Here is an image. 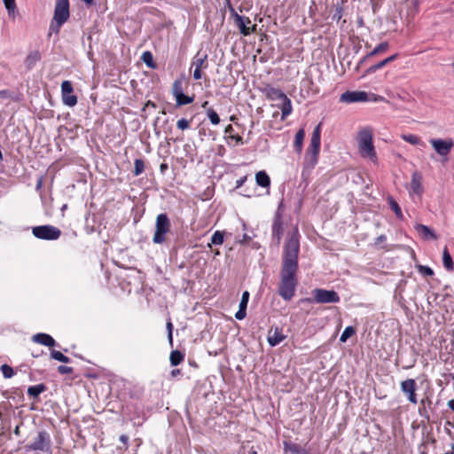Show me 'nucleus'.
<instances>
[{"label": "nucleus", "instance_id": "obj_1", "mask_svg": "<svg viewBox=\"0 0 454 454\" xmlns=\"http://www.w3.org/2000/svg\"><path fill=\"white\" fill-rule=\"evenodd\" d=\"M300 252L299 232L294 229L284 245L278 294L285 301H290L295 294L298 279V255Z\"/></svg>", "mask_w": 454, "mask_h": 454}, {"label": "nucleus", "instance_id": "obj_2", "mask_svg": "<svg viewBox=\"0 0 454 454\" xmlns=\"http://www.w3.org/2000/svg\"><path fill=\"white\" fill-rule=\"evenodd\" d=\"M69 1L68 0H58L55 8L53 19L50 26L51 32L58 34L62 25L69 19ZM51 33L49 34L51 35Z\"/></svg>", "mask_w": 454, "mask_h": 454}, {"label": "nucleus", "instance_id": "obj_3", "mask_svg": "<svg viewBox=\"0 0 454 454\" xmlns=\"http://www.w3.org/2000/svg\"><path fill=\"white\" fill-rule=\"evenodd\" d=\"M358 148L362 157L369 158L372 161L377 160L372 143V132L370 129H363L358 132Z\"/></svg>", "mask_w": 454, "mask_h": 454}, {"label": "nucleus", "instance_id": "obj_4", "mask_svg": "<svg viewBox=\"0 0 454 454\" xmlns=\"http://www.w3.org/2000/svg\"><path fill=\"white\" fill-rule=\"evenodd\" d=\"M313 298H303L301 300V302H308V303H337L340 301V298L337 292L333 290H326L321 288H316L312 291Z\"/></svg>", "mask_w": 454, "mask_h": 454}, {"label": "nucleus", "instance_id": "obj_5", "mask_svg": "<svg viewBox=\"0 0 454 454\" xmlns=\"http://www.w3.org/2000/svg\"><path fill=\"white\" fill-rule=\"evenodd\" d=\"M171 223L164 213L159 214L155 222V231L153 238L154 244H162L166 241V235L170 231Z\"/></svg>", "mask_w": 454, "mask_h": 454}, {"label": "nucleus", "instance_id": "obj_6", "mask_svg": "<svg viewBox=\"0 0 454 454\" xmlns=\"http://www.w3.org/2000/svg\"><path fill=\"white\" fill-rule=\"evenodd\" d=\"M32 233L35 238L45 240H56L61 235L60 230L52 225L33 227Z\"/></svg>", "mask_w": 454, "mask_h": 454}, {"label": "nucleus", "instance_id": "obj_7", "mask_svg": "<svg viewBox=\"0 0 454 454\" xmlns=\"http://www.w3.org/2000/svg\"><path fill=\"white\" fill-rule=\"evenodd\" d=\"M51 437L49 434L45 431H40L37 434V437L35 439V441L26 446L27 450H32V451H50L51 450Z\"/></svg>", "mask_w": 454, "mask_h": 454}, {"label": "nucleus", "instance_id": "obj_8", "mask_svg": "<svg viewBox=\"0 0 454 454\" xmlns=\"http://www.w3.org/2000/svg\"><path fill=\"white\" fill-rule=\"evenodd\" d=\"M321 144V123H319L313 130L310 145L307 149V155H311L312 160L317 161Z\"/></svg>", "mask_w": 454, "mask_h": 454}, {"label": "nucleus", "instance_id": "obj_9", "mask_svg": "<svg viewBox=\"0 0 454 454\" xmlns=\"http://www.w3.org/2000/svg\"><path fill=\"white\" fill-rule=\"evenodd\" d=\"M73 90V85L70 81H64L61 83V94L64 105L74 106L77 104V97L72 94Z\"/></svg>", "mask_w": 454, "mask_h": 454}, {"label": "nucleus", "instance_id": "obj_10", "mask_svg": "<svg viewBox=\"0 0 454 454\" xmlns=\"http://www.w3.org/2000/svg\"><path fill=\"white\" fill-rule=\"evenodd\" d=\"M430 144L432 145L435 152L441 156L448 155L454 145L453 142L450 139L443 140L434 138L430 140Z\"/></svg>", "mask_w": 454, "mask_h": 454}, {"label": "nucleus", "instance_id": "obj_11", "mask_svg": "<svg viewBox=\"0 0 454 454\" xmlns=\"http://www.w3.org/2000/svg\"><path fill=\"white\" fill-rule=\"evenodd\" d=\"M368 100L365 91H346L340 95V101L344 103L364 102Z\"/></svg>", "mask_w": 454, "mask_h": 454}, {"label": "nucleus", "instance_id": "obj_12", "mask_svg": "<svg viewBox=\"0 0 454 454\" xmlns=\"http://www.w3.org/2000/svg\"><path fill=\"white\" fill-rule=\"evenodd\" d=\"M402 391L408 395V400L416 404L418 403L417 396L415 394L416 382L412 379H408L401 383Z\"/></svg>", "mask_w": 454, "mask_h": 454}, {"label": "nucleus", "instance_id": "obj_13", "mask_svg": "<svg viewBox=\"0 0 454 454\" xmlns=\"http://www.w3.org/2000/svg\"><path fill=\"white\" fill-rule=\"evenodd\" d=\"M234 24L243 35H249L255 30L256 27V25H254L252 27H249L248 25L251 24V20L245 16H237Z\"/></svg>", "mask_w": 454, "mask_h": 454}, {"label": "nucleus", "instance_id": "obj_14", "mask_svg": "<svg viewBox=\"0 0 454 454\" xmlns=\"http://www.w3.org/2000/svg\"><path fill=\"white\" fill-rule=\"evenodd\" d=\"M282 235H283V223H282L280 214L277 213L275 215L273 224H272V238H273V239H275L277 246H278L280 244Z\"/></svg>", "mask_w": 454, "mask_h": 454}, {"label": "nucleus", "instance_id": "obj_15", "mask_svg": "<svg viewBox=\"0 0 454 454\" xmlns=\"http://www.w3.org/2000/svg\"><path fill=\"white\" fill-rule=\"evenodd\" d=\"M410 192L418 196H421L424 192L422 185V175L418 171L413 172L411 175Z\"/></svg>", "mask_w": 454, "mask_h": 454}, {"label": "nucleus", "instance_id": "obj_16", "mask_svg": "<svg viewBox=\"0 0 454 454\" xmlns=\"http://www.w3.org/2000/svg\"><path fill=\"white\" fill-rule=\"evenodd\" d=\"M32 340L35 343H39L41 345L46 346V347H54L56 345L55 340L47 333H36L32 336Z\"/></svg>", "mask_w": 454, "mask_h": 454}, {"label": "nucleus", "instance_id": "obj_17", "mask_svg": "<svg viewBox=\"0 0 454 454\" xmlns=\"http://www.w3.org/2000/svg\"><path fill=\"white\" fill-rule=\"evenodd\" d=\"M264 93L268 99L270 100H278L281 101L286 97V95L278 88H274L271 86H268L264 89Z\"/></svg>", "mask_w": 454, "mask_h": 454}, {"label": "nucleus", "instance_id": "obj_18", "mask_svg": "<svg viewBox=\"0 0 454 454\" xmlns=\"http://www.w3.org/2000/svg\"><path fill=\"white\" fill-rule=\"evenodd\" d=\"M389 48V44L387 42L380 43L379 45H377L371 52H369L367 55H365L359 62L358 67L363 65L367 59H369L371 57L378 55L380 53L385 52Z\"/></svg>", "mask_w": 454, "mask_h": 454}, {"label": "nucleus", "instance_id": "obj_19", "mask_svg": "<svg viewBox=\"0 0 454 454\" xmlns=\"http://www.w3.org/2000/svg\"><path fill=\"white\" fill-rule=\"evenodd\" d=\"M286 339V335L283 334L282 329L276 327L271 334V332L269 333L268 342L271 347H275L278 345L281 341Z\"/></svg>", "mask_w": 454, "mask_h": 454}, {"label": "nucleus", "instance_id": "obj_20", "mask_svg": "<svg viewBox=\"0 0 454 454\" xmlns=\"http://www.w3.org/2000/svg\"><path fill=\"white\" fill-rule=\"evenodd\" d=\"M40 59L41 53L38 51H33L27 56L25 66L28 70H31Z\"/></svg>", "mask_w": 454, "mask_h": 454}, {"label": "nucleus", "instance_id": "obj_21", "mask_svg": "<svg viewBox=\"0 0 454 454\" xmlns=\"http://www.w3.org/2000/svg\"><path fill=\"white\" fill-rule=\"evenodd\" d=\"M256 184L261 187H269L270 185V178L265 171H259L255 175Z\"/></svg>", "mask_w": 454, "mask_h": 454}, {"label": "nucleus", "instance_id": "obj_22", "mask_svg": "<svg viewBox=\"0 0 454 454\" xmlns=\"http://www.w3.org/2000/svg\"><path fill=\"white\" fill-rule=\"evenodd\" d=\"M280 102L281 104L278 106V107L281 109L282 112V120H285L292 113V103L287 97H285V98Z\"/></svg>", "mask_w": 454, "mask_h": 454}, {"label": "nucleus", "instance_id": "obj_23", "mask_svg": "<svg viewBox=\"0 0 454 454\" xmlns=\"http://www.w3.org/2000/svg\"><path fill=\"white\" fill-rule=\"evenodd\" d=\"M207 55L204 54L200 56V53H198L192 59V67H194L195 68L200 69L201 68H207Z\"/></svg>", "mask_w": 454, "mask_h": 454}, {"label": "nucleus", "instance_id": "obj_24", "mask_svg": "<svg viewBox=\"0 0 454 454\" xmlns=\"http://www.w3.org/2000/svg\"><path fill=\"white\" fill-rule=\"evenodd\" d=\"M304 137H305V131L303 129H300L295 134V139H294V150L298 153H301L302 151V145H303Z\"/></svg>", "mask_w": 454, "mask_h": 454}, {"label": "nucleus", "instance_id": "obj_25", "mask_svg": "<svg viewBox=\"0 0 454 454\" xmlns=\"http://www.w3.org/2000/svg\"><path fill=\"white\" fill-rule=\"evenodd\" d=\"M46 389H47V387L44 384L41 383V384H37L35 386H30L27 388V392L29 396L36 399V398H38L40 394L44 392Z\"/></svg>", "mask_w": 454, "mask_h": 454}, {"label": "nucleus", "instance_id": "obj_26", "mask_svg": "<svg viewBox=\"0 0 454 454\" xmlns=\"http://www.w3.org/2000/svg\"><path fill=\"white\" fill-rule=\"evenodd\" d=\"M442 262H443L445 269L448 271H453L454 263H453L451 255H450L447 247H445L442 251Z\"/></svg>", "mask_w": 454, "mask_h": 454}, {"label": "nucleus", "instance_id": "obj_27", "mask_svg": "<svg viewBox=\"0 0 454 454\" xmlns=\"http://www.w3.org/2000/svg\"><path fill=\"white\" fill-rule=\"evenodd\" d=\"M416 231L421 234L423 237L427 238L430 237L433 239H436V234L427 225L419 223L415 226Z\"/></svg>", "mask_w": 454, "mask_h": 454}, {"label": "nucleus", "instance_id": "obj_28", "mask_svg": "<svg viewBox=\"0 0 454 454\" xmlns=\"http://www.w3.org/2000/svg\"><path fill=\"white\" fill-rule=\"evenodd\" d=\"M184 358V355L179 350H173L170 353L169 361L171 365L176 366L180 364Z\"/></svg>", "mask_w": 454, "mask_h": 454}, {"label": "nucleus", "instance_id": "obj_29", "mask_svg": "<svg viewBox=\"0 0 454 454\" xmlns=\"http://www.w3.org/2000/svg\"><path fill=\"white\" fill-rule=\"evenodd\" d=\"M387 203L389 205V207L395 212L396 217L398 219H403V215L402 213V209L398 203L394 200L393 197L388 196L387 197Z\"/></svg>", "mask_w": 454, "mask_h": 454}, {"label": "nucleus", "instance_id": "obj_30", "mask_svg": "<svg viewBox=\"0 0 454 454\" xmlns=\"http://www.w3.org/2000/svg\"><path fill=\"white\" fill-rule=\"evenodd\" d=\"M401 137H402L403 140H404L405 142H408V143H410L411 145L425 146V144L416 135L403 134V135L401 136Z\"/></svg>", "mask_w": 454, "mask_h": 454}, {"label": "nucleus", "instance_id": "obj_31", "mask_svg": "<svg viewBox=\"0 0 454 454\" xmlns=\"http://www.w3.org/2000/svg\"><path fill=\"white\" fill-rule=\"evenodd\" d=\"M207 116L213 125H218L221 121L218 114L211 107L207 109Z\"/></svg>", "mask_w": 454, "mask_h": 454}, {"label": "nucleus", "instance_id": "obj_32", "mask_svg": "<svg viewBox=\"0 0 454 454\" xmlns=\"http://www.w3.org/2000/svg\"><path fill=\"white\" fill-rule=\"evenodd\" d=\"M141 59L150 68H155L156 65L153 61V57L151 51H145L142 54Z\"/></svg>", "mask_w": 454, "mask_h": 454}, {"label": "nucleus", "instance_id": "obj_33", "mask_svg": "<svg viewBox=\"0 0 454 454\" xmlns=\"http://www.w3.org/2000/svg\"><path fill=\"white\" fill-rule=\"evenodd\" d=\"M194 100L193 97L184 95V92L181 95L176 97V106H184L192 103Z\"/></svg>", "mask_w": 454, "mask_h": 454}, {"label": "nucleus", "instance_id": "obj_34", "mask_svg": "<svg viewBox=\"0 0 454 454\" xmlns=\"http://www.w3.org/2000/svg\"><path fill=\"white\" fill-rule=\"evenodd\" d=\"M183 92H184L183 91V80L182 79L175 80L172 84V94L176 98L178 95H181Z\"/></svg>", "mask_w": 454, "mask_h": 454}, {"label": "nucleus", "instance_id": "obj_35", "mask_svg": "<svg viewBox=\"0 0 454 454\" xmlns=\"http://www.w3.org/2000/svg\"><path fill=\"white\" fill-rule=\"evenodd\" d=\"M355 333H356V330L353 326H347L340 337V341L346 342L348 340V339H349Z\"/></svg>", "mask_w": 454, "mask_h": 454}, {"label": "nucleus", "instance_id": "obj_36", "mask_svg": "<svg viewBox=\"0 0 454 454\" xmlns=\"http://www.w3.org/2000/svg\"><path fill=\"white\" fill-rule=\"evenodd\" d=\"M145 170V162L141 159H136L134 162V176H137L141 175Z\"/></svg>", "mask_w": 454, "mask_h": 454}, {"label": "nucleus", "instance_id": "obj_37", "mask_svg": "<svg viewBox=\"0 0 454 454\" xmlns=\"http://www.w3.org/2000/svg\"><path fill=\"white\" fill-rule=\"evenodd\" d=\"M51 357L52 359H55L57 361H59V362H62V363H70V358L67 357V356L63 355L60 351H57V350H51Z\"/></svg>", "mask_w": 454, "mask_h": 454}, {"label": "nucleus", "instance_id": "obj_38", "mask_svg": "<svg viewBox=\"0 0 454 454\" xmlns=\"http://www.w3.org/2000/svg\"><path fill=\"white\" fill-rule=\"evenodd\" d=\"M3 1H4V6H5L7 12H8L9 16H13L17 10L15 0H3Z\"/></svg>", "mask_w": 454, "mask_h": 454}, {"label": "nucleus", "instance_id": "obj_39", "mask_svg": "<svg viewBox=\"0 0 454 454\" xmlns=\"http://www.w3.org/2000/svg\"><path fill=\"white\" fill-rule=\"evenodd\" d=\"M388 63H387V59H385L380 61L379 63H377L375 65H372L370 67H368L366 69V71H365V74L375 73L377 70L381 69L382 67H384Z\"/></svg>", "mask_w": 454, "mask_h": 454}, {"label": "nucleus", "instance_id": "obj_40", "mask_svg": "<svg viewBox=\"0 0 454 454\" xmlns=\"http://www.w3.org/2000/svg\"><path fill=\"white\" fill-rule=\"evenodd\" d=\"M211 243L214 245H222L223 243V233L220 231H216L211 238Z\"/></svg>", "mask_w": 454, "mask_h": 454}, {"label": "nucleus", "instance_id": "obj_41", "mask_svg": "<svg viewBox=\"0 0 454 454\" xmlns=\"http://www.w3.org/2000/svg\"><path fill=\"white\" fill-rule=\"evenodd\" d=\"M417 269L418 271L423 276L432 277L434 275V270L428 266L417 265Z\"/></svg>", "mask_w": 454, "mask_h": 454}, {"label": "nucleus", "instance_id": "obj_42", "mask_svg": "<svg viewBox=\"0 0 454 454\" xmlns=\"http://www.w3.org/2000/svg\"><path fill=\"white\" fill-rule=\"evenodd\" d=\"M1 371L5 379H10L14 374L13 369L11 366H9L8 364H3L1 366Z\"/></svg>", "mask_w": 454, "mask_h": 454}, {"label": "nucleus", "instance_id": "obj_43", "mask_svg": "<svg viewBox=\"0 0 454 454\" xmlns=\"http://www.w3.org/2000/svg\"><path fill=\"white\" fill-rule=\"evenodd\" d=\"M249 300V293L247 291L243 292L241 301L239 302V308L247 309Z\"/></svg>", "mask_w": 454, "mask_h": 454}, {"label": "nucleus", "instance_id": "obj_44", "mask_svg": "<svg viewBox=\"0 0 454 454\" xmlns=\"http://www.w3.org/2000/svg\"><path fill=\"white\" fill-rule=\"evenodd\" d=\"M189 126H190L189 121H187L184 118H182V119L178 120L177 122H176V127L179 129H182V130H184V129H188Z\"/></svg>", "mask_w": 454, "mask_h": 454}, {"label": "nucleus", "instance_id": "obj_45", "mask_svg": "<svg viewBox=\"0 0 454 454\" xmlns=\"http://www.w3.org/2000/svg\"><path fill=\"white\" fill-rule=\"evenodd\" d=\"M58 372L60 374H70V373H72L74 372V369L72 367H69V366L59 365L58 367Z\"/></svg>", "mask_w": 454, "mask_h": 454}, {"label": "nucleus", "instance_id": "obj_46", "mask_svg": "<svg viewBox=\"0 0 454 454\" xmlns=\"http://www.w3.org/2000/svg\"><path fill=\"white\" fill-rule=\"evenodd\" d=\"M246 316H247V309H245V308H239V310L235 314V317L238 320L244 319L246 317Z\"/></svg>", "mask_w": 454, "mask_h": 454}, {"label": "nucleus", "instance_id": "obj_47", "mask_svg": "<svg viewBox=\"0 0 454 454\" xmlns=\"http://www.w3.org/2000/svg\"><path fill=\"white\" fill-rule=\"evenodd\" d=\"M166 327H167V330H168V340L170 343H172V340H173V336H172V332H173V325L171 323L170 320H168L167 322V325H166Z\"/></svg>", "mask_w": 454, "mask_h": 454}, {"label": "nucleus", "instance_id": "obj_48", "mask_svg": "<svg viewBox=\"0 0 454 454\" xmlns=\"http://www.w3.org/2000/svg\"><path fill=\"white\" fill-rule=\"evenodd\" d=\"M229 11H230V14H231V17L232 18L233 20V22L236 21V17L237 16H240L239 14H238V12H236V10L232 7V6H230L229 7Z\"/></svg>", "mask_w": 454, "mask_h": 454}, {"label": "nucleus", "instance_id": "obj_49", "mask_svg": "<svg viewBox=\"0 0 454 454\" xmlns=\"http://www.w3.org/2000/svg\"><path fill=\"white\" fill-rule=\"evenodd\" d=\"M202 77V74H201V70L200 69H198V68H195L194 69V72H193V78L195 80H199Z\"/></svg>", "mask_w": 454, "mask_h": 454}, {"label": "nucleus", "instance_id": "obj_50", "mask_svg": "<svg viewBox=\"0 0 454 454\" xmlns=\"http://www.w3.org/2000/svg\"><path fill=\"white\" fill-rule=\"evenodd\" d=\"M247 180V177L244 176V177H241L239 178V180L236 181V188H239L243 185V184L245 183V181Z\"/></svg>", "mask_w": 454, "mask_h": 454}, {"label": "nucleus", "instance_id": "obj_51", "mask_svg": "<svg viewBox=\"0 0 454 454\" xmlns=\"http://www.w3.org/2000/svg\"><path fill=\"white\" fill-rule=\"evenodd\" d=\"M251 240V237L248 236L247 234H244L243 237H242V239L240 240V242L242 244H248V242Z\"/></svg>", "mask_w": 454, "mask_h": 454}, {"label": "nucleus", "instance_id": "obj_52", "mask_svg": "<svg viewBox=\"0 0 454 454\" xmlns=\"http://www.w3.org/2000/svg\"><path fill=\"white\" fill-rule=\"evenodd\" d=\"M289 450L293 453H298L299 452V446L297 444H291L289 446Z\"/></svg>", "mask_w": 454, "mask_h": 454}, {"label": "nucleus", "instance_id": "obj_53", "mask_svg": "<svg viewBox=\"0 0 454 454\" xmlns=\"http://www.w3.org/2000/svg\"><path fill=\"white\" fill-rule=\"evenodd\" d=\"M9 95H10L9 90H0V98H5L9 97Z\"/></svg>", "mask_w": 454, "mask_h": 454}, {"label": "nucleus", "instance_id": "obj_54", "mask_svg": "<svg viewBox=\"0 0 454 454\" xmlns=\"http://www.w3.org/2000/svg\"><path fill=\"white\" fill-rule=\"evenodd\" d=\"M168 164L167 163H161L160 166V170L161 174H164L166 170L168 169Z\"/></svg>", "mask_w": 454, "mask_h": 454}, {"label": "nucleus", "instance_id": "obj_55", "mask_svg": "<svg viewBox=\"0 0 454 454\" xmlns=\"http://www.w3.org/2000/svg\"><path fill=\"white\" fill-rule=\"evenodd\" d=\"M180 374L179 369H174L171 371L170 375L174 378Z\"/></svg>", "mask_w": 454, "mask_h": 454}, {"label": "nucleus", "instance_id": "obj_56", "mask_svg": "<svg viewBox=\"0 0 454 454\" xmlns=\"http://www.w3.org/2000/svg\"><path fill=\"white\" fill-rule=\"evenodd\" d=\"M397 56H398L397 54H394V55H392V56H390V57L387 58L386 59H387V63L389 64L390 62H392V61H394L395 59H397Z\"/></svg>", "mask_w": 454, "mask_h": 454}, {"label": "nucleus", "instance_id": "obj_57", "mask_svg": "<svg viewBox=\"0 0 454 454\" xmlns=\"http://www.w3.org/2000/svg\"><path fill=\"white\" fill-rule=\"evenodd\" d=\"M128 440H129L128 436H126V435H124V434H121V435L120 436V441H121V442H123L124 444H127Z\"/></svg>", "mask_w": 454, "mask_h": 454}, {"label": "nucleus", "instance_id": "obj_58", "mask_svg": "<svg viewBox=\"0 0 454 454\" xmlns=\"http://www.w3.org/2000/svg\"><path fill=\"white\" fill-rule=\"evenodd\" d=\"M448 407L454 411V399L448 402Z\"/></svg>", "mask_w": 454, "mask_h": 454}, {"label": "nucleus", "instance_id": "obj_59", "mask_svg": "<svg viewBox=\"0 0 454 454\" xmlns=\"http://www.w3.org/2000/svg\"><path fill=\"white\" fill-rule=\"evenodd\" d=\"M386 240V236L385 235H380L377 238V243H381L383 241Z\"/></svg>", "mask_w": 454, "mask_h": 454}, {"label": "nucleus", "instance_id": "obj_60", "mask_svg": "<svg viewBox=\"0 0 454 454\" xmlns=\"http://www.w3.org/2000/svg\"><path fill=\"white\" fill-rule=\"evenodd\" d=\"M233 138L236 140L237 143L241 145L243 144V138L240 136L233 137Z\"/></svg>", "mask_w": 454, "mask_h": 454}, {"label": "nucleus", "instance_id": "obj_61", "mask_svg": "<svg viewBox=\"0 0 454 454\" xmlns=\"http://www.w3.org/2000/svg\"><path fill=\"white\" fill-rule=\"evenodd\" d=\"M43 353V350H42V351H35V352H32V356H33L34 357H38V356H40Z\"/></svg>", "mask_w": 454, "mask_h": 454}, {"label": "nucleus", "instance_id": "obj_62", "mask_svg": "<svg viewBox=\"0 0 454 454\" xmlns=\"http://www.w3.org/2000/svg\"><path fill=\"white\" fill-rule=\"evenodd\" d=\"M233 130V128L231 124H229L226 128H225V133H231V131Z\"/></svg>", "mask_w": 454, "mask_h": 454}, {"label": "nucleus", "instance_id": "obj_63", "mask_svg": "<svg viewBox=\"0 0 454 454\" xmlns=\"http://www.w3.org/2000/svg\"><path fill=\"white\" fill-rule=\"evenodd\" d=\"M13 433H14V434H16V435H20V427H19V426H17V427L14 428Z\"/></svg>", "mask_w": 454, "mask_h": 454}, {"label": "nucleus", "instance_id": "obj_64", "mask_svg": "<svg viewBox=\"0 0 454 454\" xmlns=\"http://www.w3.org/2000/svg\"><path fill=\"white\" fill-rule=\"evenodd\" d=\"M42 184H43V181H42V178H40V179L37 181V184H36V189H37V190L41 189V187H42Z\"/></svg>", "mask_w": 454, "mask_h": 454}]
</instances>
